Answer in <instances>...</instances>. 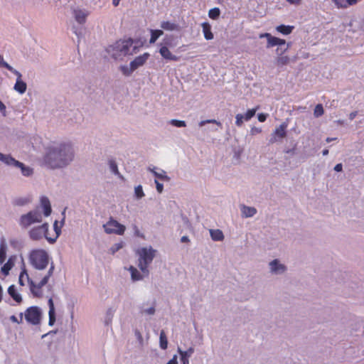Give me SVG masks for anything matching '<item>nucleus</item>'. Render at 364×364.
<instances>
[{
	"instance_id": "nucleus-34",
	"label": "nucleus",
	"mask_w": 364,
	"mask_h": 364,
	"mask_svg": "<svg viewBox=\"0 0 364 364\" xmlns=\"http://www.w3.org/2000/svg\"><path fill=\"white\" fill-rule=\"evenodd\" d=\"M294 29V26H285V25H280L277 26L276 30L284 34V35H288L290 34Z\"/></svg>"
},
{
	"instance_id": "nucleus-32",
	"label": "nucleus",
	"mask_w": 364,
	"mask_h": 364,
	"mask_svg": "<svg viewBox=\"0 0 364 364\" xmlns=\"http://www.w3.org/2000/svg\"><path fill=\"white\" fill-rule=\"evenodd\" d=\"M108 164L109 168L113 174L119 176V178H122V175L119 172L117 164L114 160L109 159L108 161Z\"/></svg>"
},
{
	"instance_id": "nucleus-3",
	"label": "nucleus",
	"mask_w": 364,
	"mask_h": 364,
	"mask_svg": "<svg viewBox=\"0 0 364 364\" xmlns=\"http://www.w3.org/2000/svg\"><path fill=\"white\" fill-rule=\"evenodd\" d=\"M132 44L133 41L130 38L120 40L109 46L106 51L112 58L118 60L129 53V49Z\"/></svg>"
},
{
	"instance_id": "nucleus-21",
	"label": "nucleus",
	"mask_w": 364,
	"mask_h": 364,
	"mask_svg": "<svg viewBox=\"0 0 364 364\" xmlns=\"http://www.w3.org/2000/svg\"><path fill=\"white\" fill-rule=\"evenodd\" d=\"M41 205L43 210V214L46 217L50 215L52 209L49 199L46 196L41 198Z\"/></svg>"
},
{
	"instance_id": "nucleus-24",
	"label": "nucleus",
	"mask_w": 364,
	"mask_h": 364,
	"mask_svg": "<svg viewBox=\"0 0 364 364\" xmlns=\"http://www.w3.org/2000/svg\"><path fill=\"white\" fill-rule=\"evenodd\" d=\"M148 170L153 173V174L159 179L168 181L170 180L169 176H167L166 172L164 170H160L159 171H156V168H149Z\"/></svg>"
},
{
	"instance_id": "nucleus-51",
	"label": "nucleus",
	"mask_w": 364,
	"mask_h": 364,
	"mask_svg": "<svg viewBox=\"0 0 364 364\" xmlns=\"http://www.w3.org/2000/svg\"><path fill=\"white\" fill-rule=\"evenodd\" d=\"M0 67L11 69V65L4 60L3 56L0 55Z\"/></svg>"
},
{
	"instance_id": "nucleus-17",
	"label": "nucleus",
	"mask_w": 364,
	"mask_h": 364,
	"mask_svg": "<svg viewBox=\"0 0 364 364\" xmlns=\"http://www.w3.org/2000/svg\"><path fill=\"white\" fill-rule=\"evenodd\" d=\"M128 271L131 274V279L132 282H138L144 279V277H147L149 275H145L142 272H140L136 267L130 266L128 268Z\"/></svg>"
},
{
	"instance_id": "nucleus-26",
	"label": "nucleus",
	"mask_w": 364,
	"mask_h": 364,
	"mask_svg": "<svg viewBox=\"0 0 364 364\" xmlns=\"http://www.w3.org/2000/svg\"><path fill=\"white\" fill-rule=\"evenodd\" d=\"M27 85L21 79H16V83L14 86L15 91L22 95L26 91Z\"/></svg>"
},
{
	"instance_id": "nucleus-49",
	"label": "nucleus",
	"mask_w": 364,
	"mask_h": 364,
	"mask_svg": "<svg viewBox=\"0 0 364 364\" xmlns=\"http://www.w3.org/2000/svg\"><path fill=\"white\" fill-rule=\"evenodd\" d=\"M23 314L21 313L19 314L20 319L18 320V318L16 316L12 315V316H10V320L12 322H14V323H21L23 321Z\"/></svg>"
},
{
	"instance_id": "nucleus-62",
	"label": "nucleus",
	"mask_w": 364,
	"mask_h": 364,
	"mask_svg": "<svg viewBox=\"0 0 364 364\" xmlns=\"http://www.w3.org/2000/svg\"><path fill=\"white\" fill-rule=\"evenodd\" d=\"M261 132V129H259V128H257V127H254L252 129V134H255V133H259Z\"/></svg>"
},
{
	"instance_id": "nucleus-5",
	"label": "nucleus",
	"mask_w": 364,
	"mask_h": 364,
	"mask_svg": "<svg viewBox=\"0 0 364 364\" xmlns=\"http://www.w3.org/2000/svg\"><path fill=\"white\" fill-rule=\"evenodd\" d=\"M42 220L41 212L38 208H36L22 215L19 218V225L23 228H27L35 223H41Z\"/></svg>"
},
{
	"instance_id": "nucleus-64",
	"label": "nucleus",
	"mask_w": 364,
	"mask_h": 364,
	"mask_svg": "<svg viewBox=\"0 0 364 364\" xmlns=\"http://www.w3.org/2000/svg\"><path fill=\"white\" fill-rule=\"evenodd\" d=\"M120 0H112V4L114 6H117L119 4Z\"/></svg>"
},
{
	"instance_id": "nucleus-43",
	"label": "nucleus",
	"mask_w": 364,
	"mask_h": 364,
	"mask_svg": "<svg viewBox=\"0 0 364 364\" xmlns=\"http://www.w3.org/2000/svg\"><path fill=\"white\" fill-rule=\"evenodd\" d=\"M323 112H324V110H323V106L321 104H318L317 105L315 108H314V114L316 117H321V115L323 114Z\"/></svg>"
},
{
	"instance_id": "nucleus-57",
	"label": "nucleus",
	"mask_w": 364,
	"mask_h": 364,
	"mask_svg": "<svg viewBox=\"0 0 364 364\" xmlns=\"http://www.w3.org/2000/svg\"><path fill=\"white\" fill-rule=\"evenodd\" d=\"M10 270V267L8 266L7 264H4L2 267H1V272L4 274L6 275L9 274V272Z\"/></svg>"
},
{
	"instance_id": "nucleus-13",
	"label": "nucleus",
	"mask_w": 364,
	"mask_h": 364,
	"mask_svg": "<svg viewBox=\"0 0 364 364\" xmlns=\"http://www.w3.org/2000/svg\"><path fill=\"white\" fill-rule=\"evenodd\" d=\"M288 124L287 122H282L278 127L275 129L274 132L272 134L269 139V143L274 144L276 141L284 138L287 135V128Z\"/></svg>"
},
{
	"instance_id": "nucleus-4",
	"label": "nucleus",
	"mask_w": 364,
	"mask_h": 364,
	"mask_svg": "<svg viewBox=\"0 0 364 364\" xmlns=\"http://www.w3.org/2000/svg\"><path fill=\"white\" fill-rule=\"evenodd\" d=\"M29 262L36 269L43 270L48 265L49 255L44 250H33L29 254Z\"/></svg>"
},
{
	"instance_id": "nucleus-54",
	"label": "nucleus",
	"mask_w": 364,
	"mask_h": 364,
	"mask_svg": "<svg viewBox=\"0 0 364 364\" xmlns=\"http://www.w3.org/2000/svg\"><path fill=\"white\" fill-rule=\"evenodd\" d=\"M28 203V200L26 198H19L16 200V204L18 205H24Z\"/></svg>"
},
{
	"instance_id": "nucleus-56",
	"label": "nucleus",
	"mask_w": 364,
	"mask_h": 364,
	"mask_svg": "<svg viewBox=\"0 0 364 364\" xmlns=\"http://www.w3.org/2000/svg\"><path fill=\"white\" fill-rule=\"evenodd\" d=\"M0 112L2 114L3 116H6V106L1 101H0Z\"/></svg>"
},
{
	"instance_id": "nucleus-25",
	"label": "nucleus",
	"mask_w": 364,
	"mask_h": 364,
	"mask_svg": "<svg viewBox=\"0 0 364 364\" xmlns=\"http://www.w3.org/2000/svg\"><path fill=\"white\" fill-rule=\"evenodd\" d=\"M161 28L165 31H178L179 29V26L171 21H162L161 23Z\"/></svg>"
},
{
	"instance_id": "nucleus-10",
	"label": "nucleus",
	"mask_w": 364,
	"mask_h": 364,
	"mask_svg": "<svg viewBox=\"0 0 364 364\" xmlns=\"http://www.w3.org/2000/svg\"><path fill=\"white\" fill-rule=\"evenodd\" d=\"M103 228L107 234H116L122 235L126 230L125 226L110 218L107 223L103 225Z\"/></svg>"
},
{
	"instance_id": "nucleus-36",
	"label": "nucleus",
	"mask_w": 364,
	"mask_h": 364,
	"mask_svg": "<svg viewBox=\"0 0 364 364\" xmlns=\"http://www.w3.org/2000/svg\"><path fill=\"white\" fill-rule=\"evenodd\" d=\"M159 343L161 349L166 350L167 348L168 341L166 333L164 330H162L160 333Z\"/></svg>"
},
{
	"instance_id": "nucleus-20",
	"label": "nucleus",
	"mask_w": 364,
	"mask_h": 364,
	"mask_svg": "<svg viewBox=\"0 0 364 364\" xmlns=\"http://www.w3.org/2000/svg\"><path fill=\"white\" fill-rule=\"evenodd\" d=\"M87 15L88 12L85 10L79 9L73 10L74 18L75 21L80 24H82L85 22Z\"/></svg>"
},
{
	"instance_id": "nucleus-48",
	"label": "nucleus",
	"mask_w": 364,
	"mask_h": 364,
	"mask_svg": "<svg viewBox=\"0 0 364 364\" xmlns=\"http://www.w3.org/2000/svg\"><path fill=\"white\" fill-rule=\"evenodd\" d=\"M208 123H213V124H217L218 126L219 127H222V124L215 120V119H207V120H203V121H200L199 123H198V125L199 127H203L204 126L205 124H208Z\"/></svg>"
},
{
	"instance_id": "nucleus-16",
	"label": "nucleus",
	"mask_w": 364,
	"mask_h": 364,
	"mask_svg": "<svg viewBox=\"0 0 364 364\" xmlns=\"http://www.w3.org/2000/svg\"><path fill=\"white\" fill-rule=\"evenodd\" d=\"M156 312V305L154 302L151 304L144 303L139 307V313L141 316H153Z\"/></svg>"
},
{
	"instance_id": "nucleus-40",
	"label": "nucleus",
	"mask_w": 364,
	"mask_h": 364,
	"mask_svg": "<svg viewBox=\"0 0 364 364\" xmlns=\"http://www.w3.org/2000/svg\"><path fill=\"white\" fill-rule=\"evenodd\" d=\"M120 70L124 75L125 76H129L132 75V73L134 72V70H132V68L129 65H121L120 66Z\"/></svg>"
},
{
	"instance_id": "nucleus-7",
	"label": "nucleus",
	"mask_w": 364,
	"mask_h": 364,
	"mask_svg": "<svg viewBox=\"0 0 364 364\" xmlns=\"http://www.w3.org/2000/svg\"><path fill=\"white\" fill-rule=\"evenodd\" d=\"M54 271V265L52 264L50 267L47 274L43 277L38 284H36L32 279L29 280V287L31 291L35 296H41L42 295L41 287L46 285L50 276Z\"/></svg>"
},
{
	"instance_id": "nucleus-47",
	"label": "nucleus",
	"mask_w": 364,
	"mask_h": 364,
	"mask_svg": "<svg viewBox=\"0 0 364 364\" xmlns=\"http://www.w3.org/2000/svg\"><path fill=\"white\" fill-rule=\"evenodd\" d=\"M245 117L242 114H237L235 116V124L237 127H241L243 124Z\"/></svg>"
},
{
	"instance_id": "nucleus-1",
	"label": "nucleus",
	"mask_w": 364,
	"mask_h": 364,
	"mask_svg": "<svg viewBox=\"0 0 364 364\" xmlns=\"http://www.w3.org/2000/svg\"><path fill=\"white\" fill-rule=\"evenodd\" d=\"M74 159V149L70 143L63 142L48 147L43 156V163L50 168L67 166Z\"/></svg>"
},
{
	"instance_id": "nucleus-12",
	"label": "nucleus",
	"mask_w": 364,
	"mask_h": 364,
	"mask_svg": "<svg viewBox=\"0 0 364 364\" xmlns=\"http://www.w3.org/2000/svg\"><path fill=\"white\" fill-rule=\"evenodd\" d=\"M169 46L170 43L168 40L164 38L161 43L158 44L159 53L161 57L166 60L177 61L178 58L169 50Z\"/></svg>"
},
{
	"instance_id": "nucleus-38",
	"label": "nucleus",
	"mask_w": 364,
	"mask_h": 364,
	"mask_svg": "<svg viewBox=\"0 0 364 364\" xmlns=\"http://www.w3.org/2000/svg\"><path fill=\"white\" fill-rule=\"evenodd\" d=\"M220 14V11L218 8H213L209 10L208 16L212 19H217Z\"/></svg>"
},
{
	"instance_id": "nucleus-45",
	"label": "nucleus",
	"mask_w": 364,
	"mask_h": 364,
	"mask_svg": "<svg viewBox=\"0 0 364 364\" xmlns=\"http://www.w3.org/2000/svg\"><path fill=\"white\" fill-rule=\"evenodd\" d=\"M124 246V243L122 242H118V243H115L109 249V252L112 253V254H114L115 252H117V251H119L120 249H122Z\"/></svg>"
},
{
	"instance_id": "nucleus-19",
	"label": "nucleus",
	"mask_w": 364,
	"mask_h": 364,
	"mask_svg": "<svg viewBox=\"0 0 364 364\" xmlns=\"http://www.w3.org/2000/svg\"><path fill=\"white\" fill-rule=\"evenodd\" d=\"M240 208L242 218H252L257 213V210L255 207L240 205Z\"/></svg>"
},
{
	"instance_id": "nucleus-31",
	"label": "nucleus",
	"mask_w": 364,
	"mask_h": 364,
	"mask_svg": "<svg viewBox=\"0 0 364 364\" xmlns=\"http://www.w3.org/2000/svg\"><path fill=\"white\" fill-rule=\"evenodd\" d=\"M210 235L213 241H222L224 239V235L219 229L210 230Z\"/></svg>"
},
{
	"instance_id": "nucleus-22",
	"label": "nucleus",
	"mask_w": 364,
	"mask_h": 364,
	"mask_svg": "<svg viewBox=\"0 0 364 364\" xmlns=\"http://www.w3.org/2000/svg\"><path fill=\"white\" fill-rule=\"evenodd\" d=\"M48 306H49V311H48V316H49V320H48V325L53 326L55 321V307H54V303L51 298L48 299Z\"/></svg>"
},
{
	"instance_id": "nucleus-23",
	"label": "nucleus",
	"mask_w": 364,
	"mask_h": 364,
	"mask_svg": "<svg viewBox=\"0 0 364 364\" xmlns=\"http://www.w3.org/2000/svg\"><path fill=\"white\" fill-rule=\"evenodd\" d=\"M15 167L19 168L21 169L22 175L26 177L31 176L33 173V170L32 168H31L30 166H25L23 163L18 161L16 162Z\"/></svg>"
},
{
	"instance_id": "nucleus-53",
	"label": "nucleus",
	"mask_w": 364,
	"mask_h": 364,
	"mask_svg": "<svg viewBox=\"0 0 364 364\" xmlns=\"http://www.w3.org/2000/svg\"><path fill=\"white\" fill-rule=\"evenodd\" d=\"M9 71H11V73H13L14 75H16V76L17 77L16 79H21L22 77V75L21 74L20 72H18V70H16V69H14L12 66H11V69H8Z\"/></svg>"
},
{
	"instance_id": "nucleus-11",
	"label": "nucleus",
	"mask_w": 364,
	"mask_h": 364,
	"mask_svg": "<svg viewBox=\"0 0 364 364\" xmlns=\"http://www.w3.org/2000/svg\"><path fill=\"white\" fill-rule=\"evenodd\" d=\"M48 224L45 223L41 225L33 228L28 232L29 237L32 240H39L43 237H46V235H48L47 232L48 231Z\"/></svg>"
},
{
	"instance_id": "nucleus-28",
	"label": "nucleus",
	"mask_w": 364,
	"mask_h": 364,
	"mask_svg": "<svg viewBox=\"0 0 364 364\" xmlns=\"http://www.w3.org/2000/svg\"><path fill=\"white\" fill-rule=\"evenodd\" d=\"M203 32L204 34V38L206 40H211L213 38V34L211 32V26L208 22H203L202 23Z\"/></svg>"
},
{
	"instance_id": "nucleus-61",
	"label": "nucleus",
	"mask_w": 364,
	"mask_h": 364,
	"mask_svg": "<svg viewBox=\"0 0 364 364\" xmlns=\"http://www.w3.org/2000/svg\"><path fill=\"white\" fill-rule=\"evenodd\" d=\"M189 241H190V240L188 236H183L181 238V242L183 243L188 242Z\"/></svg>"
},
{
	"instance_id": "nucleus-9",
	"label": "nucleus",
	"mask_w": 364,
	"mask_h": 364,
	"mask_svg": "<svg viewBox=\"0 0 364 364\" xmlns=\"http://www.w3.org/2000/svg\"><path fill=\"white\" fill-rule=\"evenodd\" d=\"M26 321L32 325H38L41 323L42 318V310L36 306L28 307L25 313Z\"/></svg>"
},
{
	"instance_id": "nucleus-59",
	"label": "nucleus",
	"mask_w": 364,
	"mask_h": 364,
	"mask_svg": "<svg viewBox=\"0 0 364 364\" xmlns=\"http://www.w3.org/2000/svg\"><path fill=\"white\" fill-rule=\"evenodd\" d=\"M343 169V165L342 164H336L335 166H334V170L336 171V172H340Z\"/></svg>"
},
{
	"instance_id": "nucleus-55",
	"label": "nucleus",
	"mask_w": 364,
	"mask_h": 364,
	"mask_svg": "<svg viewBox=\"0 0 364 364\" xmlns=\"http://www.w3.org/2000/svg\"><path fill=\"white\" fill-rule=\"evenodd\" d=\"M267 116H268L267 114L260 113L257 116L258 120L260 122H264L267 119Z\"/></svg>"
},
{
	"instance_id": "nucleus-35",
	"label": "nucleus",
	"mask_w": 364,
	"mask_h": 364,
	"mask_svg": "<svg viewBox=\"0 0 364 364\" xmlns=\"http://www.w3.org/2000/svg\"><path fill=\"white\" fill-rule=\"evenodd\" d=\"M164 33L162 30H151V38L149 40V43L151 44L154 43L157 39L162 36Z\"/></svg>"
},
{
	"instance_id": "nucleus-6",
	"label": "nucleus",
	"mask_w": 364,
	"mask_h": 364,
	"mask_svg": "<svg viewBox=\"0 0 364 364\" xmlns=\"http://www.w3.org/2000/svg\"><path fill=\"white\" fill-rule=\"evenodd\" d=\"M259 38H266L267 40V48H269L276 46H278L279 48H277L276 52L278 55H282L284 53H285L289 47V45L288 44L286 47H283L286 44V41L284 39L279 38L277 37L272 36L269 33H264L259 35Z\"/></svg>"
},
{
	"instance_id": "nucleus-60",
	"label": "nucleus",
	"mask_w": 364,
	"mask_h": 364,
	"mask_svg": "<svg viewBox=\"0 0 364 364\" xmlns=\"http://www.w3.org/2000/svg\"><path fill=\"white\" fill-rule=\"evenodd\" d=\"M358 115V112L357 111H354V112H352L350 113L349 114V119L350 120H353L355 119V117Z\"/></svg>"
},
{
	"instance_id": "nucleus-33",
	"label": "nucleus",
	"mask_w": 364,
	"mask_h": 364,
	"mask_svg": "<svg viewBox=\"0 0 364 364\" xmlns=\"http://www.w3.org/2000/svg\"><path fill=\"white\" fill-rule=\"evenodd\" d=\"M115 311H116L115 309L113 307H110L107 310L105 318V325H109L112 323Z\"/></svg>"
},
{
	"instance_id": "nucleus-63",
	"label": "nucleus",
	"mask_w": 364,
	"mask_h": 364,
	"mask_svg": "<svg viewBox=\"0 0 364 364\" xmlns=\"http://www.w3.org/2000/svg\"><path fill=\"white\" fill-rule=\"evenodd\" d=\"M335 123H336L338 125H342L344 124V121L342 119H338V120L335 121Z\"/></svg>"
},
{
	"instance_id": "nucleus-50",
	"label": "nucleus",
	"mask_w": 364,
	"mask_h": 364,
	"mask_svg": "<svg viewBox=\"0 0 364 364\" xmlns=\"http://www.w3.org/2000/svg\"><path fill=\"white\" fill-rule=\"evenodd\" d=\"M338 8L346 9L347 8L346 4L343 0H332Z\"/></svg>"
},
{
	"instance_id": "nucleus-37",
	"label": "nucleus",
	"mask_w": 364,
	"mask_h": 364,
	"mask_svg": "<svg viewBox=\"0 0 364 364\" xmlns=\"http://www.w3.org/2000/svg\"><path fill=\"white\" fill-rule=\"evenodd\" d=\"M24 279H26L28 281V284H29V280H31L29 278V277L26 272V270L25 269H23V271L21 272V274L19 275L18 282H19L20 285H21V286L25 285Z\"/></svg>"
},
{
	"instance_id": "nucleus-42",
	"label": "nucleus",
	"mask_w": 364,
	"mask_h": 364,
	"mask_svg": "<svg viewBox=\"0 0 364 364\" xmlns=\"http://www.w3.org/2000/svg\"><path fill=\"white\" fill-rule=\"evenodd\" d=\"M257 110V107L254 108V109H248L247 111V112L245 114H243L244 117H245V121L250 120L251 118H252L255 116Z\"/></svg>"
},
{
	"instance_id": "nucleus-14",
	"label": "nucleus",
	"mask_w": 364,
	"mask_h": 364,
	"mask_svg": "<svg viewBox=\"0 0 364 364\" xmlns=\"http://www.w3.org/2000/svg\"><path fill=\"white\" fill-rule=\"evenodd\" d=\"M269 272L272 274L279 275L284 274L287 268L278 259H274L269 263Z\"/></svg>"
},
{
	"instance_id": "nucleus-44",
	"label": "nucleus",
	"mask_w": 364,
	"mask_h": 364,
	"mask_svg": "<svg viewBox=\"0 0 364 364\" xmlns=\"http://www.w3.org/2000/svg\"><path fill=\"white\" fill-rule=\"evenodd\" d=\"M134 195L137 199H140L142 197H144V193L142 189V186L141 185H139L135 187L134 188Z\"/></svg>"
},
{
	"instance_id": "nucleus-27",
	"label": "nucleus",
	"mask_w": 364,
	"mask_h": 364,
	"mask_svg": "<svg viewBox=\"0 0 364 364\" xmlns=\"http://www.w3.org/2000/svg\"><path fill=\"white\" fill-rule=\"evenodd\" d=\"M0 161L4 163L5 164L8 166H15L16 164V162L18 161L14 158H13L11 156L8 154H4L2 153H0Z\"/></svg>"
},
{
	"instance_id": "nucleus-18",
	"label": "nucleus",
	"mask_w": 364,
	"mask_h": 364,
	"mask_svg": "<svg viewBox=\"0 0 364 364\" xmlns=\"http://www.w3.org/2000/svg\"><path fill=\"white\" fill-rule=\"evenodd\" d=\"M178 352L181 356V364H189V358L194 353V348L190 347L186 350H182L180 348H178Z\"/></svg>"
},
{
	"instance_id": "nucleus-52",
	"label": "nucleus",
	"mask_w": 364,
	"mask_h": 364,
	"mask_svg": "<svg viewBox=\"0 0 364 364\" xmlns=\"http://www.w3.org/2000/svg\"><path fill=\"white\" fill-rule=\"evenodd\" d=\"M155 183H156V188L157 191L159 193H161L164 190V185L162 183H159L157 180H155Z\"/></svg>"
},
{
	"instance_id": "nucleus-29",
	"label": "nucleus",
	"mask_w": 364,
	"mask_h": 364,
	"mask_svg": "<svg viewBox=\"0 0 364 364\" xmlns=\"http://www.w3.org/2000/svg\"><path fill=\"white\" fill-rule=\"evenodd\" d=\"M53 228L55 232V236L54 237H48V235H46V239L50 244H53L54 242H55L57 238L59 237L61 232V228L58 227L57 220H55L53 224Z\"/></svg>"
},
{
	"instance_id": "nucleus-41",
	"label": "nucleus",
	"mask_w": 364,
	"mask_h": 364,
	"mask_svg": "<svg viewBox=\"0 0 364 364\" xmlns=\"http://www.w3.org/2000/svg\"><path fill=\"white\" fill-rule=\"evenodd\" d=\"M289 58L288 56H279L277 58V64L278 66H283L288 64Z\"/></svg>"
},
{
	"instance_id": "nucleus-58",
	"label": "nucleus",
	"mask_w": 364,
	"mask_h": 364,
	"mask_svg": "<svg viewBox=\"0 0 364 364\" xmlns=\"http://www.w3.org/2000/svg\"><path fill=\"white\" fill-rule=\"evenodd\" d=\"M166 364H178L177 360V355H174L173 357Z\"/></svg>"
},
{
	"instance_id": "nucleus-8",
	"label": "nucleus",
	"mask_w": 364,
	"mask_h": 364,
	"mask_svg": "<svg viewBox=\"0 0 364 364\" xmlns=\"http://www.w3.org/2000/svg\"><path fill=\"white\" fill-rule=\"evenodd\" d=\"M54 271V265L52 264L50 267L47 274L43 277L38 284H36L32 279L29 280V287L31 291L35 296H41L42 295L41 287L46 285L50 276Z\"/></svg>"
},
{
	"instance_id": "nucleus-30",
	"label": "nucleus",
	"mask_w": 364,
	"mask_h": 364,
	"mask_svg": "<svg viewBox=\"0 0 364 364\" xmlns=\"http://www.w3.org/2000/svg\"><path fill=\"white\" fill-rule=\"evenodd\" d=\"M8 293L17 303H21L22 301V297L21 294L16 291L14 285H11L8 288Z\"/></svg>"
},
{
	"instance_id": "nucleus-2",
	"label": "nucleus",
	"mask_w": 364,
	"mask_h": 364,
	"mask_svg": "<svg viewBox=\"0 0 364 364\" xmlns=\"http://www.w3.org/2000/svg\"><path fill=\"white\" fill-rule=\"evenodd\" d=\"M156 250L151 246L143 247L136 251L138 257V267L145 275L149 274V266L156 256Z\"/></svg>"
},
{
	"instance_id": "nucleus-46",
	"label": "nucleus",
	"mask_w": 364,
	"mask_h": 364,
	"mask_svg": "<svg viewBox=\"0 0 364 364\" xmlns=\"http://www.w3.org/2000/svg\"><path fill=\"white\" fill-rule=\"evenodd\" d=\"M170 124L176 127H185L186 126L185 121L178 119H171Z\"/></svg>"
},
{
	"instance_id": "nucleus-39",
	"label": "nucleus",
	"mask_w": 364,
	"mask_h": 364,
	"mask_svg": "<svg viewBox=\"0 0 364 364\" xmlns=\"http://www.w3.org/2000/svg\"><path fill=\"white\" fill-rule=\"evenodd\" d=\"M6 247L4 243L0 245V264H2L6 259Z\"/></svg>"
},
{
	"instance_id": "nucleus-15",
	"label": "nucleus",
	"mask_w": 364,
	"mask_h": 364,
	"mask_svg": "<svg viewBox=\"0 0 364 364\" xmlns=\"http://www.w3.org/2000/svg\"><path fill=\"white\" fill-rule=\"evenodd\" d=\"M149 57V54L148 53H144V54L136 57L132 61L130 62V65L132 68V70H136L139 68L143 66L145 63L147 61Z\"/></svg>"
}]
</instances>
